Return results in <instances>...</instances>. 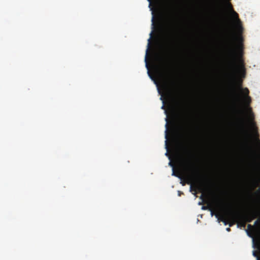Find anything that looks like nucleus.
<instances>
[{"mask_svg":"<svg viewBox=\"0 0 260 260\" xmlns=\"http://www.w3.org/2000/svg\"><path fill=\"white\" fill-rule=\"evenodd\" d=\"M252 131V135H253V137H255L254 138H255V142H257V139H256V138L255 132V131H254V128H253Z\"/></svg>","mask_w":260,"mask_h":260,"instance_id":"7","label":"nucleus"},{"mask_svg":"<svg viewBox=\"0 0 260 260\" xmlns=\"http://www.w3.org/2000/svg\"><path fill=\"white\" fill-rule=\"evenodd\" d=\"M225 7L226 9L228 12L231 16V17L233 19V27L235 30V34L237 36V38L238 39H240V34L242 31V28L240 24V22L239 19L238 18L237 14L233 10L231 4L226 2L225 3Z\"/></svg>","mask_w":260,"mask_h":260,"instance_id":"2","label":"nucleus"},{"mask_svg":"<svg viewBox=\"0 0 260 260\" xmlns=\"http://www.w3.org/2000/svg\"><path fill=\"white\" fill-rule=\"evenodd\" d=\"M245 74V69L242 60L238 58L236 63L234 70V76L235 80H239L240 78L244 77Z\"/></svg>","mask_w":260,"mask_h":260,"instance_id":"4","label":"nucleus"},{"mask_svg":"<svg viewBox=\"0 0 260 260\" xmlns=\"http://www.w3.org/2000/svg\"><path fill=\"white\" fill-rule=\"evenodd\" d=\"M248 90L247 89H241L240 90V96L238 98V100L244 104H247L250 102V98L248 96Z\"/></svg>","mask_w":260,"mask_h":260,"instance_id":"5","label":"nucleus"},{"mask_svg":"<svg viewBox=\"0 0 260 260\" xmlns=\"http://www.w3.org/2000/svg\"><path fill=\"white\" fill-rule=\"evenodd\" d=\"M149 2V7L151 11L152 30L150 33V37H152L154 29V18L157 12L163 8L172 5L173 0H147Z\"/></svg>","mask_w":260,"mask_h":260,"instance_id":"1","label":"nucleus"},{"mask_svg":"<svg viewBox=\"0 0 260 260\" xmlns=\"http://www.w3.org/2000/svg\"><path fill=\"white\" fill-rule=\"evenodd\" d=\"M211 215L213 216V210L212 209H211Z\"/></svg>","mask_w":260,"mask_h":260,"instance_id":"8","label":"nucleus"},{"mask_svg":"<svg viewBox=\"0 0 260 260\" xmlns=\"http://www.w3.org/2000/svg\"><path fill=\"white\" fill-rule=\"evenodd\" d=\"M253 255L255 256H256V253H255V252H253Z\"/></svg>","mask_w":260,"mask_h":260,"instance_id":"10","label":"nucleus"},{"mask_svg":"<svg viewBox=\"0 0 260 260\" xmlns=\"http://www.w3.org/2000/svg\"><path fill=\"white\" fill-rule=\"evenodd\" d=\"M213 206L214 207H213V208H216V205H214Z\"/></svg>","mask_w":260,"mask_h":260,"instance_id":"11","label":"nucleus"},{"mask_svg":"<svg viewBox=\"0 0 260 260\" xmlns=\"http://www.w3.org/2000/svg\"><path fill=\"white\" fill-rule=\"evenodd\" d=\"M245 112L246 113V114L247 115V116L250 117V116H251L250 109L248 107H245Z\"/></svg>","mask_w":260,"mask_h":260,"instance_id":"6","label":"nucleus"},{"mask_svg":"<svg viewBox=\"0 0 260 260\" xmlns=\"http://www.w3.org/2000/svg\"><path fill=\"white\" fill-rule=\"evenodd\" d=\"M165 114L167 115L166 118L165 119L166 121V123L165 124V126H166V130H165V138H166L165 148L167 149V152L165 153V155L166 156H167L168 157L169 159L170 160V162L169 163V165L172 168V170H173L172 175L178 176V175L176 174V173L175 172L174 165V164L173 163V162L171 160V159H172V156L169 155V146H168V129H169V127H168V122H168V111H167V110H165Z\"/></svg>","mask_w":260,"mask_h":260,"instance_id":"3","label":"nucleus"},{"mask_svg":"<svg viewBox=\"0 0 260 260\" xmlns=\"http://www.w3.org/2000/svg\"><path fill=\"white\" fill-rule=\"evenodd\" d=\"M226 230L229 232V231H230V229L229 228H226Z\"/></svg>","mask_w":260,"mask_h":260,"instance_id":"9","label":"nucleus"}]
</instances>
